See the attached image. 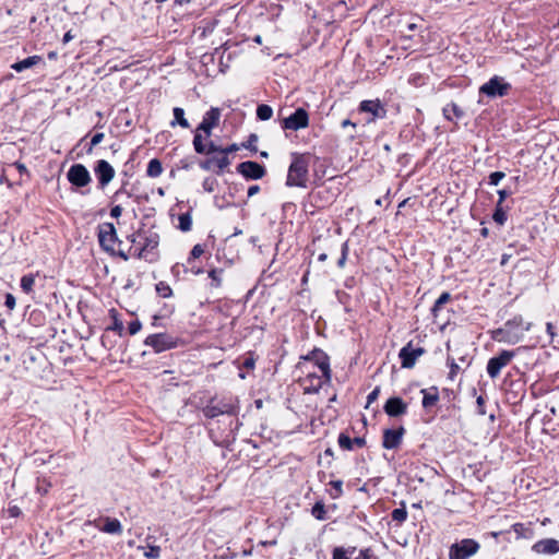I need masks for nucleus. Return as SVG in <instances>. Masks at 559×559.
<instances>
[{"label": "nucleus", "instance_id": "1", "mask_svg": "<svg viewBox=\"0 0 559 559\" xmlns=\"http://www.w3.org/2000/svg\"><path fill=\"white\" fill-rule=\"evenodd\" d=\"M532 323H524L521 316L508 320L501 328L491 331V338L499 343L514 345L522 341L524 333L530 331Z\"/></svg>", "mask_w": 559, "mask_h": 559}, {"label": "nucleus", "instance_id": "2", "mask_svg": "<svg viewBox=\"0 0 559 559\" xmlns=\"http://www.w3.org/2000/svg\"><path fill=\"white\" fill-rule=\"evenodd\" d=\"M239 412V400L236 396H213L202 408L205 418L213 419L222 415L236 416Z\"/></svg>", "mask_w": 559, "mask_h": 559}, {"label": "nucleus", "instance_id": "3", "mask_svg": "<svg viewBox=\"0 0 559 559\" xmlns=\"http://www.w3.org/2000/svg\"><path fill=\"white\" fill-rule=\"evenodd\" d=\"M97 236L99 246L105 252L111 255H118L124 261L129 259L132 247L129 249L128 252H126L122 249L116 250L115 248L116 245L121 246L122 241L119 240L116 228L112 223H103L98 225Z\"/></svg>", "mask_w": 559, "mask_h": 559}, {"label": "nucleus", "instance_id": "4", "mask_svg": "<svg viewBox=\"0 0 559 559\" xmlns=\"http://www.w3.org/2000/svg\"><path fill=\"white\" fill-rule=\"evenodd\" d=\"M308 168L309 156L307 154L293 153L286 186L306 188L308 182Z\"/></svg>", "mask_w": 559, "mask_h": 559}, {"label": "nucleus", "instance_id": "5", "mask_svg": "<svg viewBox=\"0 0 559 559\" xmlns=\"http://www.w3.org/2000/svg\"><path fill=\"white\" fill-rule=\"evenodd\" d=\"M139 247L134 250L133 255L139 259H144L148 262L157 260V247L159 243V236L155 231H139Z\"/></svg>", "mask_w": 559, "mask_h": 559}, {"label": "nucleus", "instance_id": "6", "mask_svg": "<svg viewBox=\"0 0 559 559\" xmlns=\"http://www.w3.org/2000/svg\"><path fill=\"white\" fill-rule=\"evenodd\" d=\"M520 350L521 347L516 349H502L497 355L489 358L486 366V371L489 378L492 380L497 379L500 376L502 369L513 360Z\"/></svg>", "mask_w": 559, "mask_h": 559}, {"label": "nucleus", "instance_id": "7", "mask_svg": "<svg viewBox=\"0 0 559 559\" xmlns=\"http://www.w3.org/2000/svg\"><path fill=\"white\" fill-rule=\"evenodd\" d=\"M144 345L151 347L154 353L159 354L169 349L177 348L181 341L168 333L150 334L144 340Z\"/></svg>", "mask_w": 559, "mask_h": 559}, {"label": "nucleus", "instance_id": "8", "mask_svg": "<svg viewBox=\"0 0 559 559\" xmlns=\"http://www.w3.org/2000/svg\"><path fill=\"white\" fill-rule=\"evenodd\" d=\"M511 88V84L504 78L493 75L479 87V94L486 95L489 98L503 97L509 94Z\"/></svg>", "mask_w": 559, "mask_h": 559}, {"label": "nucleus", "instance_id": "9", "mask_svg": "<svg viewBox=\"0 0 559 559\" xmlns=\"http://www.w3.org/2000/svg\"><path fill=\"white\" fill-rule=\"evenodd\" d=\"M302 359L306 362L312 364L313 368L317 367L326 382L331 381L332 371L330 368V357L326 353L320 348H314L306 356H302Z\"/></svg>", "mask_w": 559, "mask_h": 559}, {"label": "nucleus", "instance_id": "10", "mask_svg": "<svg viewBox=\"0 0 559 559\" xmlns=\"http://www.w3.org/2000/svg\"><path fill=\"white\" fill-rule=\"evenodd\" d=\"M479 544L475 539L465 538L451 545L449 559H468L479 550Z\"/></svg>", "mask_w": 559, "mask_h": 559}, {"label": "nucleus", "instance_id": "11", "mask_svg": "<svg viewBox=\"0 0 559 559\" xmlns=\"http://www.w3.org/2000/svg\"><path fill=\"white\" fill-rule=\"evenodd\" d=\"M309 124V115L302 107L297 108L292 115L283 119L282 128L284 130L297 131L307 128Z\"/></svg>", "mask_w": 559, "mask_h": 559}, {"label": "nucleus", "instance_id": "12", "mask_svg": "<svg viewBox=\"0 0 559 559\" xmlns=\"http://www.w3.org/2000/svg\"><path fill=\"white\" fill-rule=\"evenodd\" d=\"M67 178L71 185L78 188L86 187L92 181L90 171L82 164L72 165L67 173Z\"/></svg>", "mask_w": 559, "mask_h": 559}, {"label": "nucleus", "instance_id": "13", "mask_svg": "<svg viewBox=\"0 0 559 559\" xmlns=\"http://www.w3.org/2000/svg\"><path fill=\"white\" fill-rule=\"evenodd\" d=\"M425 354L423 347H413L412 342H408L400 349L399 358L401 359L402 368L411 369L415 366L416 360Z\"/></svg>", "mask_w": 559, "mask_h": 559}, {"label": "nucleus", "instance_id": "14", "mask_svg": "<svg viewBox=\"0 0 559 559\" xmlns=\"http://www.w3.org/2000/svg\"><path fill=\"white\" fill-rule=\"evenodd\" d=\"M358 110L371 115L368 122L376 121L377 119H384L386 117V109L380 99H366L360 102Z\"/></svg>", "mask_w": 559, "mask_h": 559}, {"label": "nucleus", "instance_id": "15", "mask_svg": "<svg viewBox=\"0 0 559 559\" xmlns=\"http://www.w3.org/2000/svg\"><path fill=\"white\" fill-rule=\"evenodd\" d=\"M94 173L98 180V188L105 189L109 182L115 178L114 167L105 159H99L94 166Z\"/></svg>", "mask_w": 559, "mask_h": 559}, {"label": "nucleus", "instance_id": "16", "mask_svg": "<svg viewBox=\"0 0 559 559\" xmlns=\"http://www.w3.org/2000/svg\"><path fill=\"white\" fill-rule=\"evenodd\" d=\"M88 524L93 525L100 532L120 535L122 534V525L118 519L109 518V516H100L93 521H88Z\"/></svg>", "mask_w": 559, "mask_h": 559}, {"label": "nucleus", "instance_id": "17", "mask_svg": "<svg viewBox=\"0 0 559 559\" xmlns=\"http://www.w3.org/2000/svg\"><path fill=\"white\" fill-rule=\"evenodd\" d=\"M299 383L305 394H317L324 383H328L324 378L317 374L316 371H308L304 378L299 380Z\"/></svg>", "mask_w": 559, "mask_h": 559}, {"label": "nucleus", "instance_id": "18", "mask_svg": "<svg viewBox=\"0 0 559 559\" xmlns=\"http://www.w3.org/2000/svg\"><path fill=\"white\" fill-rule=\"evenodd\" d=\"M221 118V110L217 107H211L210 110H207L201 123L197 128V131H202L205 134V138H210L212 134L213 128L218 126Z\"/></svg>", "mask_w": 559, "mask_h": 559}, {"label": "nucleus", "instance_id": "19", "mask_svg": "<svg viewBox=\"0 0 559 559\" xmlns=\"http://www.w3.org/2000/svg\"><path fill=\"white\" fill-rule=\"evenodd\" d=\"M237 171L246 179L258 180L265 175L264 166L257 162L247 160L237 166Z\"/></svg>", "mask_w": 559, "mask_h": 559}, {"label": "nucleus", "instance_id": "20", "mask_svg": "<svg viewBox=\"0 0 559 559\" xmlns=\"http://www.w3.org/2000/svg\"><path fill=\"white\" fill-rule=\"evenodd\" d=\"M405 433L404 427L397 429H385L382 437V447L388 450L397 449L402 443Z\"/></svg>", "mask_w": 559, "mask_h": 559}, {"label": "nucleus", "instance_id": "21", "mask_svg": "<svg viewBox=\"0 0 559 559\" xmlns=\"http://www.w3.org/2000/svg\"><path fill=\"white\" fill-rule=\"evenodd\" d=\"M385 414L390 417H399L407 412V404L397 396L390 397L383 407Z\"/></svg>", "mask_w": 559, "mask_h": 559}, {"label": "nucleus", "instance_id": "22", "mask_svg": "<svg viewBox=\"0 0 559 559\" xmlns=\"http://www.w3.org/2000/svg\"><path fill=\"white\" fill-rule=\"evenodd\" d=\"M532 551L539 555H554L559 551V542L555 538H544L532 546Z\"/></svg>", "mask_w": 559, "mask_h": 559}, {"label": "nucleus", "instance_id": "23", "mask_svg": "<svg viewBox=\"0 0 559 559\" xmlns=\"http://www.w3.org/2000/svg\"><path fill=\"white\" fill-rule=\"evenodd\" d=\"M230 164L228 156L221 154V156H213L206 158L205 160L200 163V167L203 170H212L217 167L218 173H223L224 169Z\"/></svg>", "mask_w": 559, "mask_h": 559}, {"label": "nucleus", "instance_id": "24", "mask_svg": "<svg viewBox=\"0 0 559 559\" xmlns=\"http://www.w3.org/2000/svg\"><path fill=\"white\" fill-rule=\"evenodd\" d=\"M39 63H44L43 57L34 55V56L27 57L21 61H16V62L12 63L11 69H13L16 72H23V71L31 69Z\"/></svg>", "mask_w": 559, "mask_h": 559}, {"label": "nucleus", "instance_id": "25", "mask_svg": "<svg viewBox=\"0 0 559 559\" xmlns=\"http://www.w3.org/2000/svg\"><path fill=\"white\" fill-rule=\"evenodd\" d=\"M420 393L423 394V407L424 408L432 407L439 401V392L436 386H432L429 390L423 389L420 391Z\"/></svg>", "mask_w": 559, "mask_h": 559}, {"label": "nucleus", "instance_id": "26", "mask_svg": "<svg viewBox=\"0 0 559 559\" xmlns=\"http://www.w3.org/2000/svg\"><path fill=\"white\" fill-rule=\"evenodd\" d=\"M511 530L515 533L516 539H532L534 537V530L531 523L528 525L524 523H515L511 526Z\"/></svg>", "mask_w": 559, "mask_h": 559}, {"label": "nucleus", "instance_id": "27", "mask_svg": "<svg viewBox=\"0 0 559 559\" xmlns=\"http://www.w3.org/2000/svg\"><path fill=\"white\" fill-rule=\"evenodd\" d=\"M443 117L449 120L453 121V118L461 119L464 116V111L455 104L450 103L442 109Z\"/></svg>", "mask_w": 559, "mask_h": 559}, {"label": "nucleus", "instance_id": "28", "mask_svg": "<svg viewBox=\"0 0 559 559\" xmlns=\"http://www.w3.org/2000/svg\"><path fill=\"white\" fill-rule=\"evenodd\" d=\"M451 300V295L448 292H443L439 298L435 301L432 308H431V314L435 319L439 317V312L441 308Z\"/></svg>", "mask_w": 559, "mask_h": 559}, {"label": "nucleus", "instance_id": "29", "mask_svg": "<svg viewBox=\"0 0 559 559\" xmlns=\"http://www.w3.org/2000/svg\"><path fill=\"white\" fill-rule=\"evenodd\" d=\"M174 121L170 122L171 127L179 124L183 129H188L190 127L188 120L185 118V110L180 107H175L174 110Z\"/></svg>", "mask_w": 559, "mask_h": 559}, {"label": "nucleus", "instance_id": "30", "mask_svg": "<svg viewBox=\"0 0 559 559\" xmlns=\"http://www.w3.org/2000/svg\"><path fill=\"white\" fill-rule=\"evenodd\" d=\"M163 173V166L159 159L153 158L148 162L146 175L152 178L159 177Z\"/></svg>", "mask_w": 559, "mask_h": 559}, {"label": "nucleus", "instance_id": "31", "mask_svg": "<svg viewBox=\"0 0 559 559\" xmlns=\"http://www.w3.org/2000/svg\"><path fill=\"white\" fill-rule=\"evenodd\" d=\"M179 229L182 231H189L192 227V218L190 212L181 213L178 216Z\"/></svg>", "mask_w": 559, "mask_h": 559}, {"label": "nucleus", "instance_id": "32", "mask_svg": "<svg viewBox=\"0 0 559 559\" xmlns=\"http://www.w3.org/2000/svg\"><path fill=\"white\" fill-rule=\"evenodd\" d=\"M311 514L317 520L324 521L326 519V511H325L324 503L322 501H317L311 509Z\"/></svg>", "mask_w": 559, "mask_h": 559}, {"label": "nucleus", "instance_id": "33", "mask_svg": "<svg viewBox=\"0 0 559 559\" xmlns=\"http://www.w3.org/2000/svg\"><path fill=\"white\" fill-rule=\"evenodd\" d=\"M35 284V275L26 274L21 278V288L25 294H31Z\"/></svg>", "mask_w": 559, "mask_h": 559}, {"label": "nucleus", "instance_id": "34", "mask_svg": "<svg viewBox=\"0 0 559 559\" xmlns=\"http://www.w3.org/2000/svg\"><path fill=\"white\" fill-rule=\"evenodd\" d=\"M272 116H273V109L271 106H269L266 104H261L258 106V108H257L258 119H260L262 121H266V120L271 119Z\"/></svg>", "mask_w": 559, "mask_h": 559}, {"label": "nucleus", "instance_id": "35", "mask_svg": "<svg viewBox=\"0 0 559 559\" xmlns=\"http://www.w3.org/2000/svg\"><path fill=\"white\" fill-rule=\"evenodd\" d=\"M337 443L342 450H354L353 439L345 432H341L337 438Z\"/></svg>", "mask_w": 559, "mask_h": 559}, {"label": "nucleus", "instance_id": "36", "mask_svg": "<svg viewBox=\"0 0 559 559\" xmlns=\"http://www.w3.org/2000/svg\"><path fill=\"white\" fill-rule=\"evenodd\" d=\"M224 270L223 269H212L209 272V277L211 278V286L218 288L222 285V274Z\"/></svg>", "mask_w": 559, "mask_h": 559}, {"label": "nucleus", "instance_id": "37", "mask_svg": "<svg viewBox=\"0 0 559 559\" xmlns=\"http://www.w3.org/2000/svg\"><path fill=\"white\" fill-rule=\"evenodd\" d=\"M507 213L506 211L503 210L502 205L500 204H496V209H495V212L492 214V219L500 226L504 225V223L507 222Z\"/></svg>", "mask_w": 559, "mask_h": 559}, {"label": "nucleus", "instance_id": "38", "mask_svg": "<svg viewBox=\"0 0 559 559\" xmlns=\"http://www.w3.org/2000/svg\"><path fill=\"white\" fill-rule=\"evenodd\" d=\"M356 548L352 547L349 549H345L343 547H336L333 550V557L332 559H350V555L355 552Z\"/></svg>", "mask_w": 559, "mask_h": 559}, {"label": "nucleus", "instance_id": "39", "mask_svg": "<svg viewBox=\"0 0 559 559\" xmlns=\"http://www.w3.org/2000/svg\"><path fill=\"white\" fill-rule=\"evenodd\" d=\"M391 518L393 521L397 522L399 524H402L407 519V511L404 504H402L401 508H396L392 511Z\"/></svg>", "mask_w": 559, "mask_h": 559}, {"label": "nucleus", "instance_id": "40", "mask_svg": "<svg viewBox=\"0 0 559 559\" xmlns=\"http://www.w3.org/2000/svg\"><path fill=\"white\" fill-rule=\"evenodd\" d=\"M193 147L198 154H204L206 152V145L203 143V138L200 131H195L194 133Z\"/></svg>", "mask_w": 559, "mask_h": 559}, {"label": "nucleus", "instance_id": "41", "mask_svg": "<svg viewBox=\"0 0 559 559\" xmlns=\"http://www.w3.org/2000/svg\"><path fill=\"white\" fill-rule=\"evenodd\" d=\"M156 293L163 298H169L173 296V289L166 282H159L155 286Z\"/></svg>", "mask_w": 559, "mask_h": 559}, {"label": "nucleus", "instance_id": "42", "mask_svg": "<svg viewBox=\"0 0 559 559\" xmlns=\"http://www.w3.org/2000/svg\"><path fill=\"white\" fill-rule=\"evenodd\" d=\"M330 485L332 486V491L330 496L332 499H338L343 495V481L342 480H331Z\"/></svg>", "mask_w": 559, "mask_h": 559}, {"label": "nucleus", "instance_id": "43", "mask_svg": "<svg viewBox=\"0 0 559 559\" xmlns=\"http://www.w3.org/2000/svg\"><path fill=\"white\" fill-rule=\"evenodd\" d=\"M447 362H448V366L450 367L449 379L453 380L456 377V374L461 368H460L459 364L455 361V359L450 356H448Z\"/></svg>", "mask_w": 559, "mask_h": 559}, {"label": "nucleus", "instance_id": "44", "mask_svg": "<svg viewBox=\"0 0 559 559\" xmlns=\"http://www.w3.org/2000/svg\"><path fill=\"white\" fill-rule=\"evenodd\" d=\"M419 27H420V25H418L417 23H414V22L405 24V29L401 31L402 37L404 39H411L412 33L417 31Z\"/></svg>", "mask_w": 559, "mask_h": 559}, {"label": "nucleus", "instance_id": "45", "mask_svg": "<svg viewBox=\"0 0 559 559\" xmlns=\"http://www.w3.org/2000/svg\"><path fill=\"white\" fill-rule=\"evenodd\" d=\"M348 243L347 241L343 242L342 243V248H341V258L338 259L337 261V266L340 269H343L345 266V263H346V260H347V255H348Z\"/></svg>", "mask_w": 559, "mask_h": 559}, {"label": "nucleus", "instance_id": "46", "mask_svg": "<svg viewBox=\"0 0 559 559\" xmlns=\"http://www.w3.org/2000/svg\"><path fill=\"white\" fill-rule=\"evenodd\" d=\"M506 177L503 171H493L488 177V182L491 186H497Z\"/></svg>", "mask_w": 559, "mask_h": 559}, {"label": "nucleus", "instance_id": "47", "mask_svg": "<svg viewBox=\"0 0 559 559\" xmlns=\"http://www.w3.org/2000/svg\"><path fill=\"white\" fill-rule=\"evenodd\" d=\"M144 556L147 559H158L160 556V547L159 546H148V550L144 552Z\"/></svg>", "mask_w": 559, "mask_h": 559}, {"label": "nucleus", "instance_id": "48", "mask_svg": "<svg viewBox=\"0 0 559 559\" xmlns=\"http://www.w3.org/2000/svg\"><path fill=\"white\" fill-rule=\"evenodd\" d=\"M257 142H258V135L255 133H251L248 136V140L246 141V143L242 144V146L246 148L252 150L253 152H257V146H255Z\"/></svg>", "mask_w": 559, "mask_h": 559}, {"label": "nucleus", "instance_id": "49", "mask_svg": "<svg viewBox=\"0 0 559 559\" xmlns=\"http://www.w3.org/2000/svg\"><path fill=\"white\" fill-rule=\"evenodd\" d=\"M355 559H378L370 548H365L359 551V555Z\"/></svg>", "mask_w": 559, "mask_h": 559}, {"label": "nucleus", "instance_id": "50", "mask_svg": "<svg viewBox=\"0 0 559 559\" xmlns=\"http://www.w3.org/2000/svg\"><path fill=\"white\" fill-rule=\"evenodd\" d=\"M203 252H204V249H203L202 245H199V243L195 245L190 252V258L188 261L190 262L191 259H197V258L201 257L203 254Z\"/></svg>", "mask_w": 559, "mask_h": 559}, {"label": "nucleus", "instance_id": "51", "mask_svg": "<svg viewBox=\"0 0 559 559\" xmlns=\"http://www.w3.org/2000/svg\"><path fill=\"white\" fill-rule=\"evenodd\" d=\"M477 403V414L484 416L486 414L485 403L486 399L483 395H479L476 400Z\"/></svg>", "mask_w": 559, "mask_h": 559}, {"label": "nucleus", "instance_id": "52", "mask_svg": "<svg viewBox=\"0 0 559 559\" xmlns=\"http://www.w3.org/2000/svg\"><path fill=\"white\" fill-rule=\"evenodd\" d=\"M128 329H129V333H130L131 335H134V334H136L138 332H140V331H141V329H142V323H141L139 320L131 321V322L129 323V328H128Z\"/></svg>", "mask_w": 559, "mask_h": 559}, {"label": "nucleus", "instance_id": "53", "mask_svg": "<svg viewBox=\"0 0 559 559\" xmlns=\"http://www.w3.org/2000/svg\"><path fill=\"white\" fill-rule=\"evenodd\" d=\"M379 394H380V386H376L367 396V405H366V407H368L371 403L377 401Z\"/></svg>", "mask_w": 559, "mask_h": 559}, {"label": "nucleus", "instance_id": "54", "mask_svg": "<svg viewBox=\"0 0 559 559\" xmlns=\"http://www.w3.org/2000/svg\"><path fill=\"white\" fill-rule=\"evenodd\" d=\"M108 330L115 331L121 336L123 332V324L120 320L115 318L112 325L109 326Z\"/></svg>", "mask_w": 559, "mask_h": 559}, {"label": "nucleus", "instance_id": "55", "mask_svg": "<svg viewBox=\"0 0 559 559\" xmlns=\"http://www.w3.org/2000/svg\"><path fill=\"white\" fill-rule=\"evenodd\" d=\"M222 148L223 147L217 146L214 142H210L206 145V152L204 154H212V153H219V154H222Z\"/></svg>", "mask_w": 559, "mask_h": 559}, {"label": "nucleus", "instance_id": "56", "mask_svg": "<svg viewBox=\"0 0 559 559\" xmlns=\"http://www.w3.org/2000/svg\"><path fill=\"white\" fill-rule=\"evenodd\" d=\"M8 514L10 518H19L22 514V510L17 506H10Z\"/></svg>", "mask_w": 559, "mask_h": 559}, {"label": "nucleus", "instance_id": "57", "mask_svg": "<svg viewBox=\"0 0 559 559\" xmlns=\"http://www.w3.org/2000/svg\"><path fill=\"white\" fill-rule=\"evenodd\" d=\"M4 305L8 309L12 310L15 307V298L12 294L5 295V301Z\"/></svg>", "mask_w": 559, "mask_h": 559}, {"label": "nucleus", "instance_id": "58", "mask_svg": "<svg viewBox=\"0 0 559 559\" xmlns=\"http://www.w3.org/2000/svg\"><path fill=\"white\" fill-rule=\"evenodd\" d=\"M104 136L105 135L102 132L95 133L91 139V146H96L99 144L104 140Z\"/></svg>", "mask_w": 559, "mask_h": 559}, {"label": "nucleus", "instance_id": "59", "mask_svg": "<svg viewBox=\"0 0 559 559\" xmlns=\"http://www.w3.org/2000/svg\"><path fill=\"white\" fill-rule=\"evenodd\" d=\"M511 194L510 191L506 190V189H501V190H498V195H499V200L497 202V204H500L502 205L503 201Z\"/></svg>", "mask_w": 559, "mask_h": 559}, {"label": "nucleus", "instance_id": "60", "mask_svg": "<svg viewBox=\"0 0 559 559\" xmlns=\"http://www.w3.org/2000/svg\"><path fill=\"white\" fill-rule=\"evenodd\" d=\"M546 332L550 337V342H552L556 336V332H555V326L551 322L546 323Z\"/></svg>", "mask_w": 559, "mask_h": 559}, {"label": "nucleus", "instance_id": "61", "mask_svg": "<svg viewBox=\"0 0 559 559\" xmlns=\"http://www.w3.org/2000/svg\"><path fill=\"white\" fill-rule=\"evenodd\" d=\"M122 213V207L120 205H115L110 210V216L114 218H119Z\"/></svg>", "mask_w": 559, "mask_h": 559}, {"label": "nucleus", "instance_id": "62", "mask_svg": "<svg viewBox=\"0 0 559 559\" xmlns=\"http://www.w3.org/2000/svg\"><path fill=\"white\" fill-rule=\"evenodd\" d=\"M181 270H183L185 272H187V267L183 265V264H175L173 265L171 267V273L175 275V276H179Z\"/></svg>", "mask_w": 559, "mask_h": 559}, {"label": "nucleus", "instance_id": "63", "mask_svg": "<svg viewBox=\"0 0 559 559\" xmlns=\"http://www.w3.org/2000/svg\"><path fill=\"white\" fill-rule=\"evenodd\" d=\"M238 148L239 147H238L237 144H231V145H229L227 147L222 148V154L225 155V156H228V154L238 151Z\"/></svg>", "mask_w": 559, "mask_h": 559}, {"label": "nucleus", "instance_id": "64", "mask_svg": "<svg viewBox=\"0 0 559 559\" xmlns=\"http://www.w3.org/2000/svg\"><path fill=\"white\" fill-rule=\"evenodd\" d=\"M354 447L362 448L366 445V439L364 437H356L353 439Z\"/></svg>", "mask_w": 559, "mask_h": 559}]
</instances>
